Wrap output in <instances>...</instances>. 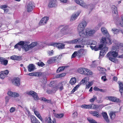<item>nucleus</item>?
Here are the masks:
<instances>
[{
	"label": "nucleus",
	"mask_w": 123,
	"mask_h": 123,
	"mask_svg": "<svg viewBox=\"0 0 123 123\" xmlns=\"http://www.w3.org/2000/svg\"><path fill=\"white\" fill-rule=\"evenodd\" d=\"M121 21L120 23V25L121 26L123 27V17L121 18Z\"/></svg>",
	"instance_id": "nucleus-54"
},
{
	"label": "nucleus",
	"mask_w": 123,
	"mask_h": 123,
	"mask_svg": "<svg viewBox=\"0 0 123 123\" xmlns=\"http://www.w3.org/2000/svg\"><path fill=\"white\" fill-rule=\"evenodd\" d=\"M107 58L111 61L115 62V61H116V59L115 57H112L111 56H107Z\"/></svg>",
	"instance_id": "nucleus-38"
},
{
	"label": "nucleus",
	"mask_w": 123,
	"mask_h": 123,
	"mask_svg": "<svg viewBox=\"0 0 123 123\" xmlns=\"http://www.w3.org/2000/svg\"><path fill=\"white\" fill-rule=\"evenodd\" d=\"M49 19V17H44L42 18L40 21L39 25H43L46 24L47 21Z\"/></svg>",
	"instance_id": "nucleus-14"
},
{
	"label": "nucleus",
	"mask_w": 123,
	"mask_h": 123,
	"mask_svg": "<svg viewBox=\"0 0 123 123\" xmlns=\"http://www.w3.org/2000/svg\"><path fill=\"white\" fill-rule=\"evenodd\" d=\"M47 120L48 123H52L53 121L52 120L50 117H48Z\"/></svg>",
	"instance_id": "nucleus-55"
},
{
	"label": "nucleus",
	"mask_w": 123,
	"mask_h": 123,
	"mask_svg": "<svg viewBox=\"0 0 123 123\" xmlns=\"http://www.w3.org/2000/svg\"><path fill=\"white\" fill-rule=\"evenodd\" d=\"M28 71L31 72L33 70L35 69V66L32 64H30L28 67Z\"/></svg>",
	"instance_id": "nucleus-26"
},
{
	"label": "nucleus",
	"mask_w": 123,
	"mask_h": 123,
	"mask_svg": "<svg viewBox=\"0 0 123 123\" xmlns=\"http://www.w3.org/2000/svg\"><path fill=\"white\" fill-rule=\"evenodd\" d=\"M91 109H94L95 108H98V105H96L94 104L91 105Z\"/></svg>",
	"instance_id": "nucleus-45"
},
{
	"label": "nucleus",
	"mask_w": 123,
	"mask_h": 123,
	"mask_svg": "<svg viewBox=\"0 0 123 123\" xmlns=\"http://www.w3.org/2000/svg\"><path fill=\"white\" fill-rule=\"evenodd\" d=\"M78 113L76 112H74L72 114V116L73 118H75L77 117Z\"/></svg>",
	"instance_id": "nucleus-43"
},
{
	"label": "nucleus",
	"mask_w": 123,
	"mask_h": 123,
	"mask_svg": "<svg viewBox=\"0 0 123 123\" xmlns=\"http://www.w3.org/2000/svg\"><path fill=\"white\" fill-rule=\"evenodd\" d=\"M9 71L7 70H6L5 71H1V72L4 74L7 75L9 73Z\"/></svg>",
	"instance_id": "nucleus-46"
},
{
	"label": "nucleus",
	"mask_w": 123,
	"mask_h": 123,
	"mask_svg": "<svg viewBox=\"0 0 123 123\" xmlns=\"http://www.w3.org/2000/svg\"><path fill=\"white\" fill-rule=\"evenodd\" d=\"M34 112L35 114L37 117L39 115H40L39 112L37 111H35Z\"/></svg>",
	"instance_id": "nucleus-61"
},
{
	"label": "nucleus",
	"mask_w": 123,
	"mask_h": 123,
	"mask_svg": "<svg viewBox=\"0 0 123 123\" xmlns=\"http://www.w3.org/2000/svg\"><path fill=\"white\" fill-rule=\"evenodd\" d=\"M102 115L103 118L105 120L106 122L108 123L110 122L109 120V119L107 113L106 112H103L102 113Z\"/></svg>",
	"instance_id": "nucleus-19"
},
{
	"label": "nucleus",
	"mask_w": 123,
	"mask_h": 123,
	"mask_svg": "<svg viewBox=\"0 0 123 123\" xmlns=\"http://www.w3.org/2000/svg\"><path fill=\"white\" fill-rule=\"evenodd\" d=\"M70 83L72 85L74 84L76 82V79L75 78H72L70 81Z\"/></svg>",
	"instance_id": "nucleus-34"
},
{
	"label": "nucleus",
	"mask_w": 123,
	"mask_h": 123,
	"mask_svg": "<svg viewBox=\"0 0 123 123\" xmlns=\"http://www.w3.org/2000/svg\"><path fill=\"white\" fill-rule=\"evenodd\" d=\"M57 90V88L56 86L52 89L51 91L52 92H55Z\"/></svg>",
	"instance_id": "nucleus-47"
},
{
	"label": "nucleus",
	"mask_w": 123,
	"mask_h": 123,
	"mask_svg": "<svg viewBox=\"0 0 123 123\" xmlns=\"http://www.w3.org/2000/svg\"><path fill=\"white\" fill-rule=\"evenodd\" d=\"M74 1L77 4L80 5L83 7L87 8L90 6L89 5L86 4L82 0H74Z\"/></svg>",
	"instance_id": "nucleus-9"
},
{
	"label": "nucleus",
	"mask_w": 123,
	"mask_h": 123,
	"mask_svg": "<svg viewBox=\"0 0 123 123\" xmlns=\"http://www.w3.org/2000/svg\"><path fill=\"white\" fill-rule=\"evenodd\" d=\"M61 32L64 35H68L72 34V32L70 30L68 26H66L62 28L61 30Z\"/></svg>",
	"instance_id": "nucleus-8"
},
{
	"label": "nucleus",
	"mask_w": 123,
	"mask_h": 123,
	"mask_svg": "<svg viewBox=\"0 0 123 123\" xmlns=\"http://www.w3.org/2000/svg\"><path fill=\"white\" fill-rule=\"evenodd\" d=\"M30 42L29 41H21L16 44L14 46H17L18 45H20L21 46H36L37 45H42V43L41 42H33L29 44ZM43 43H45L43 42Z\"/></svg>",
	"instance_id": "nucleus-1"
},
{
	"label": "nucleus",
	"mask_w": 123,
	"mask_h": 123,
	"mask_svg": "<svg viewBox=\"0 0 123 123\" xmlns=\"http://www.w3.org/2000/svg\"><path fill=\"white\" fill-rule=\"evenodd\" d=\"M66 67V66L60 67L57 69L56 71V72L58 73L60 71H62L64 70L65 68Z\"/></svg>",
	"instance_id": "nucleus-37"
},
{
	"label": "nucleus",
	"mask_w": 123,
	"mask_h": 123,
	"mask_svg": "<svg viewBox=\"0 0 123 123\" xmlns=\"http://www.w3.org/2000/svg\"><path fill=\"white\" fill-rule=\"evenodd\" d=\"M91 49L95 51L101 50L100 52L99 58H101V56H103L105 55L108 50L107 47H90Z\"/></svg>",
	"instance_id": "nucleus-3"
},
{
	"label": "nucleus",
	"mask_w": 123,
	"mask_h": 123,
	"mask_svg": "<svg viewBox=\"0 0 123 123\" xmlns=\"http://www.w3.org/2000/svg\"><path fill=\"white\" fill-rule=\"evenodd\" d=\"M7 7V6L6 5H3L0 6V8L1 9H5Z\"/></svg>",
	"instance_id": "nucleus-60"
},
{
	"label": "nucleus",
	"mask_w": 123,
	"mask_h": 123,
	"mask_svg": "<svg viewBox=\"0 0 123 123\" xmlns=\"http://www.w3.org/2000/svg\"><path fill=\"white\" fill-rule=\"evenodd\" d=\"M37 65L39 66L43 67L45 65L42 62H38L37 63Z\"/></svg>",
	"instance_id": "nucleus-44"
},
{
	"label": "nucleus",
	"mask_w": 123,
	"mask_h": 123,
	"mask_svg": "<svg viewBox=\"0 0 123 123\" xmlns=\"http://www.w3.org/2000/svg\"><path fill=\"white\" fill-rule=\"evenodd\" d=\"M123 47H113L111 51L109 52L107 54V56H112L113 57H116L118 55V52L119 49H123Z\"/></svg>",
	"instance_id": "nucleus-4"
},
{
	"label": "nucleus",
	"mask_w": 123,
	"mask_h": 123,
	"mask_svg": "<svg viewBox=\"0 0 123 123\" xmlns=\"http://www.w3.org/2000/svg\"><path fill=\"white\" fill-rule=\"evenodd\" d=\"M27 94L29 95H31L36 100H37L39 99L37 93L33 91H31L28 92Z\"/></svg>",
	"instance_id": "nucleus-10"
},
{
	"label": "nucleus",
	"mask_w": 123,
	"mask_h": 123,
	"mask_svg": "<svg viewBox=\"0 0 123 123\" xmlns=\"http://www.w3.org/2000/svg\"><path fill=\"white\" fill-rule=\"evenodd\" d=\"M37 117H38V118H39L40 119V120H41V121H43V119L42 118V117H41V116L40 114V115H39Z\"/></svg>",
	"instance_id": "nucleus-64"
},
{
	"label": "nucleus",
	"mask_w": 123,
	"mask_h": 123,
	"mask_svg": "<svg viewBox=\"0 0 123 123\" xmlns=\"http://www.w3.org/2000/svg\"><path fill=\"white\" fill-rule=\"evenodd\" d=\"M64 114L63 113L61 114H55L54 116L55 117L60 118L64 116Z\"/></svg>",
	"instance_id": "nucleus-32"
},
{
	"label": "nucleus",
	"mask_w": 123,
	"mask_h": 123,
	"mask_svg": "<svg viewBox=\"0 0 123 123\" xmlns=\"http://www.w3.org/2000/svg\"><path fill=\"white\" fill-rule=\"evenodd\" d=\"M78 71L79 73L86 75H90L92 74L91 71L84 68H80L78 69Z\"/></svg>",
	"instance_id": "nucleus-7"
},
{
	"label": "nucleus",
	"mask_w": 123,
	"mask_h": 123,
	"mask_svg": "<svg viewBox=\"0 0 123 123\" xmlns=\"http://www.w3.org/2000/svg\"><path fill=\"white\" fill-rule=\"evenodd\" d=\"M84 51L85 50L83 49H81L76 51L77 56H78L79 57L81 56Z\"/></svg>",
	"instance_id": "nucleus-23"
},
{
	"label": "nucleus",
	"mask_w": 123,
	"mask_h": 123,
	"mask_svg": "<svg viewBox=\"0 0 123 123\" xmlns=\"http://www.w3.org/2000/svg\"><path fill=\"white\" fill-rule=\"evenodd\" d=\"M87 25V23L85 21H82L78 25L77 27V30L79 35L80 37H82L85 32L84 30Z\"/></svg>",
	"instance_id": "nucleus-2"
},
{
	"label": "nucleus",
	"mask_w": 123,
	"mask_h": 123,
	"mask_svg": "<svg viewBox=\"0 0 123 123\" xmlns=\"http://www.w3.org/2000/svg\"><path fill=\"white\" fill-rule=\"evenodd\" d=\"M109 116L110 118L111 119H113L115 118L116 116L115 113V112H111L109 114Z\"/></svg>",
	"instance_id": "nucleus-31"
},
{
	"label": "nucleus",
	"mask_w": 123,
	"mask_h": 123,
	"mask_svg": "<svg viewBox=\"0 0 123 123\" xmlns=\"http://www.w3.org/2000/svg\"><path fill=\"white\" fill-rule=\"evenodd\" d=\"M116 44V46H123V43H118Z\"/></svg>",
	"instance_id": "nucleus-59"
},
{
	"label": "nucleus",
	"mask_w": 123,
	"mask_h": 123,
	"mask_svg": "<svg viewBox=\"0 0 123 123\" xmlns=\"http://www.w3.org/2000/svg\"><path fill=\"white\" fill-rule=\"evenodd\" d=\"M57 3L56 0H52L49 2L48 6L49 7L52 8L57 6Z\"/></svg>",
	"instance_id": "nucleus-16"
},
{
	"label": "nucleus",
	"mask_w": 123,
	"mask_h": 123,
	"mask_svg": "<svg viewBox=\"0 0 123 123\" xmlns=\"http://www.w3.org/2000/svg\"><path fill=\"white\" fill-rule=\"evenodd\" d=\"M8 62V60L5 59L4 58V60H3V61L2 62H1V64L4 66H6Z\"/></svg>",
	"instance_id": "nucleus-39"
},
{
	"label": "nucleus",
	"mask_w": 123,
	"mask_h": 123,
	"mask_svg": "<svg viewBox=\"0 0 123 123\" xmlns=\"http://www.w3.org/2000/svg\"><path fill=\"white\" fill-rule=\"evenodd\" d=\"M35 7L34 3L33 2H30L28 4L26 7L27 11L28 12L32 11L33 8Z\"/></svg>",
	"instance_id": "nucleus-13"
},
{
	"label": "nucleus",
	"mask_w": 123,
	"mask_h": 123,
	"mask_svg": "<svg viewBox=\"0 0 123 123\" xmlns=\"http://www.w3.org/2000/svg\"><path fill=\"white\" fill-rule=\"evenodd\" d=\"M25 112L26 114L28 115H30V113L27 108H25Z\"/></svg>",
	"instance_id": "nucleus-48"
},
{
	"label": "nucleus",
	"mask_w": 123,
	"mask_h": 123,
	"mask_svg": "<svg viewBox=\"0 0 123 123\" xmlns=\"http://www.w3.org/2000/svg\"><path fill=\"white\" fill-rule=\"evenodd\" d=\"M54 51L53 50L51 51H47L48 54L49 56L52 55L54 53Z\"/></svg>",
	"instance_id": "nucleus-42"
},
{
	"label": "nucleus",
	"mask_w": 123,
	"mask_h": 123,
	"mask_svg": "<svg viewBox=\"0 0 123 123\" xmlns=\"http://www.w3.org/2000/svg\"><path fill=\"white\" fill-rule=\"evenodd\" d=\"M111 8L112 10V11L115 14H117V7L114 5L112 6Z\"/></svg>",
	"instance_id": "nucleus-30"
},
{
	"label": "nucleus",
	"mask_w": 123,
	"mask_h": 123,
	"mask_svg": "<svg viewBox=\"0 0 123 123\" xmlns=\"http://www.w3.org/2000/svg\"><path fill=\"white\" fill-rule=\"evenodd\" d=\"M14 48L18 49L19 51H20L22 48L23 50L26 51L31 49L34 47H14Z\"/></svg>",
	"instance_id": "nucleus-15"
},
{
	"label": "nucleus",
	"mask_w": 123,
	"mask_h": 123,
	"mask_svg": "<svg viewBox=\"0 0 123 123\" xmlns=\"http://www.w3.org/2000/svg\"><path fill=\"white\" fill-rule=\"evenodd\" d=\"M31 121L33 123H40L39 121L34 116H31Z\"/></svg>",
	"instance_id": "nucleus-25"
},
{
	"label": "nucleus",
	"mask_w": 123,
	"mask_h": 123,
	"mask_svg": "<svg viewBox=\"0 0 123 123\" xmlns=\"http://www.w3.org/2000/svg\"><path fill=\"white\" fill-rule=\"evenodd\" d=\"M58 49L60 50L64 49V47H56Z\"/></svg>",
	"instance_id": "nucleus-63"
},
{
	"label": "nucleus",
	"mask_w": 123,
	"mask_h": 123,
	"mask_svg": "<svg viewBox=\"0 0 123 123\" xmlns=\"http://www.w3.org/2000/svg\"><path fill=\"white\" fill-rule=\"evenodd\" d=\"M106 99L113 102L119 103L120 102V100L116 97L114 96H107L106 97Z\"/></svg>",
	"instance_id": "nucleus-12"
},
{
	"label": "nucleus",
	"mask_w": 123,
	"mask_h": 123,
	"mask_svg": "<svg viewBox=\"0 0 123 123\" xmlns=\"http://www.w3.org/2000/svg\"><path fill=\"white\" fill-rule=\"evenodd\" d=\"M10 99V97L8 96H6L5 98V100L6 102L7 103L8 102Z\"/></svg>",
	"instance_id": "nucleus-56"
},
{
	"label": "nucleus",
	"mask_w": 123,
	"mask_h": 123,
	"mask_svg": "<svg viewBox=\"0 0 123 123\" xmlns=\"http://www.w3.org/2000/svg\"><path fill=\"white\" fill-rule=\"evenodd\" d=\"M87 45H96L97 44V42L94 41H92V42L91 43H87Z\"/></svg>",
	"instance_id": "nucleus-51"
},
{
	"label": "nucleus",
	"mask_w": 123,
	"mask_h": 123,
	"mask_svg": "<svg viewBox=\"0 0 123 123\" xmlns=\"http://www.w3.org/2000/svg\"><path fill=\"white\" fill-rule=\"evenodd\" d=\"M12 82L13 85L17 86H18L20 85V80L19 78L15 77L12 80Z\"/></svg>",
	"instance_id": "nucleus-11"
},
{
	"label": "nucleus",
	"mask_w": 123,
	"mask_h": 123,
	"mask_svg": "<svg viewBox=\"0 0 123 123\" xmlns=\"http://www.w3.org/2000/svg\"><path fill=\"white\" fill-rule=\"evenodd\" d=\"M7 94L8 95L12 97H17L19 96L18 93L10 91H8L7 92Z\"/></svg>",
	"instance_id": "nucleus-17"
},
{
	"label": "nucleus",
	"mask_w": 123,
	"mask_h": 123,
	"mask_svg": "<svg viewBox=\"0 0 123 123\" xmlns=\"http://www.w3.org/2000/svg\"><path fill=\"white\" fill-rule=\"evenodd\" d=\"M92 106V105H91V104L86 105V109H91Z\"/></svg>",
	"instance_id": "nucleus-62"
},
{
	"label": "nucleus",
	"mask_w": 123,
	"mask_h": 123,
	"mask_svg": "<svg viewBox=\"0 0 123 123\" xmlns=\"http://www.w3.org/2000/svg\"><path fill=\"white\" fill-rule=\"evenodd\" d=\"M87 120L90 123H97L95 120L92 118H87Z\"/></svg>",
	"instance_id": "nucleus-40"
},
{
	"label": "nucleus",
	"mask_w": 123,
	"mask_h": 123,
	"mask_svg": "<svg viewBox=\"0 0 123 123\" xmlns=\"http://www.w3.org/2000/svg\"><path fill=\"white\" fill-rule=\"evenodd\" d=\"M107 43L106 38L105 37H103L101 40V44L99 46H105Z\"/></svg>",
	"instance_id": "nucleus-21"
},
{
	"label": "nucleus",
	"mask_w": 123,
	"mask_h": 123,
	"mask_svg": "<svg viewBox=\"0 0 123 123\" xmlns=\"http://www.w3.org/2000/svg\"><path fill=\"white\" fill-rule=\"evenodd\" d=\"M101 31L102 33L104 35L109 37V35L105 27H102Z\"/></svg>",
	"instance_id": "nucleus-22"
},
{
	"label": "nucleus",
	"mask_w": 123,
	"mask_h": 123,
	"mask_svg": "<svg viewBox=\"0 0 123 123\" xmlns=\"http://www.w3.org/2000/svg\"><path fill=\"white\" fill-rule=\"evenodd\" d=\"M119 91L121 93V95H122L123 92V85L122 83H120L119 84Z\"/></svg>",
	"instance_id": "nucleus-28"
},
{
	"label": "nucleus",
	"mask_w": 123,
	"mask_h": 123,
	"mask_svg": "<svg viewBox=\"0 0 123 123\" xmlns=\"http://www.w3.org/2000/svg\"><path fill=\"white\" fill-rule=\"evenodd\" d=\"M77 52L76 51H75L74 52L72 56V58H74L75 57L76 55H77L76 53Z\"/></svg>",
	"instance_id": "nucleus-58"
},
{
	"label": "nucleus",
	"mask_w": 123,
	"mask_h": 123,
	"mask_svg": "<svg viewBox=\"0 0 123 123\" xmlns=\"http://www.w3.org/2000/svg\"><path fill=\"white\" fill-rule=\"evenodd\" d=\"M56 86L57 90L59 89L60 91H62L63 89V86L62 84V83H60Z\"/></svg>",
	"instance_id": "nucleus-29"
},
{
	"label": "nucleus",
	"mask_w": 123,
	"mask_h": 123,
	"mask_svg": "<svg viewBox=\"0 0 123 123\" xmlns=\"http://www.w3.org/2000/svg\"><path fill=\"white\" fill-rule=\"evenodd\" d=\"M97 98L95 96H93V98L90 99V101L91 102H92L94 101L95 100H96Z\"/></svg>",
	"instance_id": "nucleus-49"
},
{
	"label": "nucleus",
	"mask_w": 123,
	"mask_h": 123,
	"mask_svg": "<svg viewBox=\"0 0 123 123\" xmlns=\"http://www.w3.org/2000/svg\"><path fill=\"white\" fill-rule=\"evenodd\" d=\"M41 100L44 101L45 102H47L48 103H49L50 102V100H49L45 98H42Z\"/></svg>",
	"instance_id": "nucleus-52"
},
{
	"label": "nucleus",
	"mask_w": 123,
	"mask_h": 123,
	"mask_svg": "<svg viewBox=\"0 0 123 123\" xmlns=\"http://www.w3.org/2000/svg\"><path fill=\"white\" fill-rule=\"evenodd\" d=\"M111 31H112L113 33L114 34H117L118 33L119 31V30L115 28H113L111 30Z\"/></svg>",
	"instance_id": "nucleus-33"
},
{
	"label": "nucleus",
	"mask_w": 123,
	"mask_h": 123,
	"mask_svg": "<svg viewBox=\"0 0 123 123\" xmlns=\"http://www.w3.org/2000/svg\"><path fill=\"white\" fill-rule=\"evenodd\" d=\"M5 76L1 72L0 73V78L3 79L5 78Z\"/></svg>",
	"instance_id": "nucleus-50"
},
{
	"label": "nucleus",
	"mask_w": 123,
	"mask_h": 123,
	"mask_svg": "<svg viewBox=\"0 0 123 123\" xmlns=\"http://www.w3.org/2000/svg\"><path fill=\"white\" fill-rule=\"evenodd\" d=\"M91 113L92 114L93 116L96 117H98L99 116V113L96 111H91Z\"/></svg>",
	"instance_id": "nucleus-35"
},
{
	"label": "nucleus",
	"mask_w": 123,
	"mask_h": 123,
	"mask_svg": "<svg viewBox=\"0 0 123 123\" xmlns=\"http://www.w3.org/2000/svg\"><path fill=\"white\" fill-rule=\"evenodd\" d=\"M106 76H102L101 77V79L103 80L104 81H105L107 80V79L106 78Z\"/></svg>",
	"instance_id": "nucleus-57"
},
{
	"label": "nucleus",
	"mask_w": 123,
	"mask_h": 123,
	"mask_svg": "<svg viewBox=\"0 0 123 123\" xmlns=\"http://www.w3.org/2000/svg\"><path fill=\"white\" fill-rule=\"evenodd\" d=\"M88 81V77H86L82 79L80 82L81 84H83L85 85Z\"/></svg>",
	"instance_id": "nucleus-27"
},
{
	"label": "nucleus",
	"mask_w": 123,
	"mask_h": 123,
	"mask_svg": "<svg viewBox=\"0 0 123 123\" xmlns=\"http://www.w3.org/2000/svg\"><path fill=\"white\" fill-rule=\"evenodd\" d=\"M15 110V108L14 107H12L10 110V111L11 112H13Z\"/></svg>",
	"instance_id": "nucleus-53"
},
{
	"label": "nucleus",
	"mask_w": 123,
	"mask_h": 123,
	"mask_svg": "<svg viewBox=\"0 0 123 123\" xmlns=\"http://www.w3.org/2000/svg\"><path fill=\"white\" fill-rule=\"evenodd\" d=\"M96 31L94 29L86 28L85 29V32L82 37L85 38L92 36Z\"/></svg>",
	"instance_id": "nucleus-5"
},
{
	"label": "nucleus",
	"mask_w": 123,
	"mask_h": 123,
	"mask_svg": "<svg viewBox=\"0 0 123 123\" xmlns=\"http://www.w3.org/2000/svg\"><path fill=\"white\" fill-rule=\"evenodd\" d=\"M40 81L43 84H46L47 82V80L46 77L44 76H43L41 79Z\"/></svg>",
	"instance_id": "nucleus-36"
},
{
	"label": "nucleus",
	"mask_w": 123,
	"mask_h": 123,
	"mask_svg": "<svg viewBox=\"0 0 123 123\" xmlns=\"http://www.w3.org/2000/svg\"><path fill=\"white\" fill-rule=\"evenodd\" d=\"M117 14H115L116 15H114V20L115 22L117 21L119 19V17L118 15Z\"/></svg>",
	"instance_id": "nucleus-41"
},
{
	"label": "nucleus",
	"mask_w": 123,
	"mask_h": 123,
	"mask_svg": "<svg viewBox=\"0 0 123 123\" xmlns=\"http://www.w3.org/2000/svg\"><path fill=\"white\" fill-rule=\"evenodd\" d=\"M64 43H65V44L52 42L48 43L47 45L54 46H65L66 44H75L74 40L65 42H64Z\"/></svg>",
	"instance_id": "nucleus-6"
},
{
	"label": "nucleus",
	"mask_w": 123,
	"mask_h": 123,
	"mask_svg": "<svg viewBox=\"0 0 123 123\" xmlns=\"http://www.w3.org/2000/svg\"><path fill=\"white\" fill-rule=\"evenodd\" d=\"M75 44L78 43V44H81L82 45H85V42H83V39L81 38H78L74 39Z\"/></svg>",
	"instance_id": "nucleus-18"
},
{
	"label": "nucleus",
	"mask_w": 123,
	"mask_h": 123,
	"mask_svg": "<svg viewBox=\"0 0 123 123\" xmlns=\"http://www.w3.org/2000/svg\"><path fill=\"white\" fill-rule=\"evenodd\" d=\"M10 58L12 60H20L21 58L20 56L14 55L10 57Z\"/></svg>",
	"instance_id": "nucleus-24"
},
{
	"label": "nucleus",
	"mask_w": 123,
	"mask_h": 123,
	"mask_svg": "<svg viewBox=\"0 0 123 123\" xmlns=\"http://www.w3.org/2000/svg\"><path fill=\"white\" fill-rule=\"evenodd\" d=\"M79 14L80 13L77 12L73 14L71 17L70 21H74L78 16Z\"/></svg>",
	"instance_id": "nucleus-20"
}]
</instances>
